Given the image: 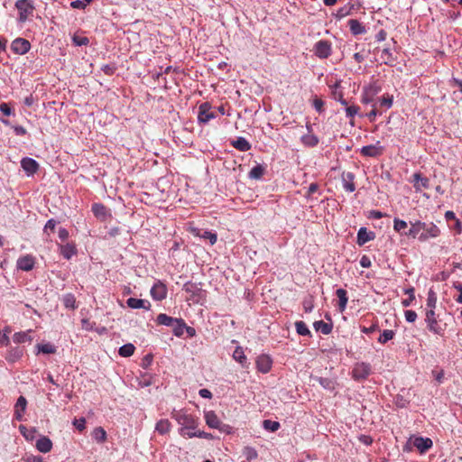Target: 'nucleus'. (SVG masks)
I'll list each match as a JSON object with an SVG mask.
<instances>
[{
	"label": "nucleus",
	"mask_w": 462,
	"mask_h": 462,
	"mask_svg": "<svg viewBox=\"0 0 462 462\" xmlns=\"http://www.w3.org/2000/svg\"><path fill=\"white\" fill-rule=\"evenodd\" d=\"M439 235L440 229L434 223H426L420 220L411 222V227L407 233V236L418 238L420 242H425L430 238H436Z\"/></svg>",
	"instance_id": "1"
},
{
	"label": "nucleus",
	"mask_w": 462,
	"mask_h": 462,
	"mask_svg": "<svg viewBox=\"0 0 462 462\" xmlns=\"http://www.w3.org/2000/svg\"><path fill=\"white\" fill-rule=\"evenodd\" d=\"M171 418L174 419L181 427L180 434L189 438V434H194L199 425V419L191 414L183 412L182 411H173Z\"/></svg>",
	"instance_id": "2"
},
{
	"label": "nucleus",
	"mask_w": 462,
	"mask_h": 462,
	"mask_svg": "<svg viewBox=\"0 0 462 462\" xmlns=\"http://www.w3.org/2000/svg\"><path fill=\"white\" fill-rule=\"evenodd\" d=\"M425 322L427 328L435 335L442 337L446 331L447 324L442 323L439 315L433 310H426Z\"/></svg>",
	"instance_id": "3"
},
{
	"label": "nucleus",
	"mask_w": 462,
	"mask_h": 462,
	"mask_svg": "<svg viewBox=\"0 0 462 462\" xmlns=\"http://www.w3.org/2000/svg\"><path fill=\"white\" fill-rule=\"evenodd\" d=\"M206 424L211 428L218 430L222 433L231 434L232 427L221 421L214 411H207L204 412Z\"/></svg>",
	"instance_id": "4"
},
{
	"label": "nucleus",
	"mask_w": 462,
	"mask_h": 462,
	"mask_svg": "<svg viewBox=\"0 0 462 462\" xmlns=\"http://www.w3.org/2000/svg\"><path fill=\"white\" fill-rule=\"evenodd\" d=\"M433 442L430 438L411 436L404 447V450L411 451V448H416L420 453H425L432 448Z\"/></svg>",
	"instance_id": "5"
},
{
	"label": "nucleus",
	"mask_w": 462,
	"mask_h": 462,
	"mask_svg": "<svg viewBox=\"0 0 462 462\" xmlns=\"http://www.w3.org/2000/svg\"><path fill=\"white\" fill-rule=\"evenodd\" d=\"M15 7L19 12V22L24 23L31 16L34 10L32 0H17Z\"/></svg>",
	"instance_id": "6"
},
{
	"label": "nucleus",
	"mask_w": 462,
	"mask_h": 462,
	"mask_svg": "<svg viewBox=\"0 0 462 462\" xmlns=\"http://www.w3.org/2000/svg\"><path fill=\"white\" fill-rule=\"evenodd\" d=\"M313 51L319 59H328L332 53V43L327 40H319L314 44Z\"/></svg>",
	"instance_id": "7"
},
{
	"label": "nucleus",
	"mask_w": 462,
	"mask_h": 462,
	"mask_svg": "<svg viewBox=\"0 0 462 462\" xmlns=\"http://www.w3.org/2000/svg\"><path fill=\"white\" fill-rule=\"evenodd\" d=\"M371 373V365L368 363H357L352 370V377L356 381L366 379Z\"/></svg>",
	"instance_id": "8"
},
{
	"label": "nucleus",
	"mask_w": 462,
	"mask_h": 462,
	"mask_svg": "<svg viewBox=\"0 0 462 462\" xmlns=\"http://www.w3.org/2000/svg\"><path fill=\"white\" fill-rule=\"evenodd\" d=\"M211 108L212 106L208 102H204L199 106L198 120L200 123L207 124L216 117V115L211 111Z\"/></svg>",
	"instance_id": "9"
},
{
	"label": "nucleus",
	"mask_w": 462,
	"mask_h": 462,
	"mask_svg": "<svg viewBox=\"0 0 462 462\" xmlns=\"http://www.w3.org/2000/svg\"><path fill=\"white\" fill-rule=\"evenodd\" d=\"M31 48V43L29 41L23 39V38H17L13 41L11 44V50L15 53L19 55L25 54L29 51Z\"/></svg>",
	"instance_id": "10"
},
{
	"label": "nucleus",
	"mask_w": 462,
	"mask_h": 462,
	"mask_svg": "<svg viewBox=\"0 0 462 462\" xmlns=\"http://www.w3.org/2000/svg\"><path fill=\"white\" fill-rule=\"evenodd\" d=\"M36 259L32 254L22 255L17 260V268L24 272L32 271L35 266Z\"/></svg>",
	"instance_id": "11"
},
{
	"label": "nucleus",
	"mask_w": 462,
	"mask_h": 462,
	"mask_svg": "<svg viewBox=\"0 0 462 462\" xmlns=\"http://www.w3.org/2000/svg\"><path fill=\"white\" fill-rule=\"evenodd\" d=\"M151 295L153 300H162L167 296V287L166 285L162 282L161 281H158L154 283V285L151 289Z\"/></svg>",
	"instance_id": "12"
},
{
	"label": "nucleus",
	"mask_w": 462,
	"mask_h": 462,
	"mask_svg": "<svg viewBox=\"0 0 462 462\" xmlns=\"http://www.w3.org/2000/svg\"><path fill=\"white\" fill-rule=\"evenodd\" d=\"M273 365V360L268 355H260L256 359V368L263 374L268 373Z\"/></svg>",
	"instance_id": "13"
},
{
	"label": "nucleus",
	"mask_w": 462,
	"mask_h": 462,
	"mask_svg": "<svg viewBox=\"0 0 462 462\" xmlns=\"http://www.w3.org/2000/svg\"><path fill=\"white\" fill-rule=\"evenodd\" d=\"M24 349L21 346H11L6 354L5 355V360L10 363H15L19 361L23 356Z\"/></svg>",
	"instance_id": "14"
},
{
	"label": "nucleus",
	"mask_w": 462,
	"mask_h": 462,
	"mask_svg": "<svg viewBox=\"0 0 462 462\" xmlns=\"http://www.w3.org/2000/svg\"><path fill=\"white\" fill-rule=\"evenodd\" d=\"M21 166L28 176L33 175L39 170V163L32 158L26 157L21 161Z\"/></svg>",
	"instance_id": "15"
},
{
	"label": "nucleus",
	"mask_w": 462,
	"mask_h": 462,
	"mask_svg": "<svg viewBox=\"0 0 462 462\" xmlns=\"http://www.w3.org/2000/svg\"><path fill=\"white\" fill-rule=\"evenodd\" d=\"M341 180L343 188L347 192H354L356 190L355 174L350 171H344L341 174Z\"/></svg>",
	"instance_id": "16"
},
{
	"label": "nucleus",
	"mask_w": 462,
	"mask_h": 462,
	"mask_svg": "<svg viewBox=\"0 0 462 462\" xmlns=\"http://www.w3.org/2000/svg\"><path fill=\"white\" fill-rule=\"evenodd\" d=\"M379 142L376 144H371L362 147L361 154L366 157H378L383 154V147L379 146Z\"/></svg>",
	"instance_id": "17"
},
{
	"label": "nucleus",
	"mask_w": 462,
	"mask_h": 462,
	"mask_svg": "<svg viewBox=\"0 0 462 462\" xmlns=\"http://www.w3.org/2000/svg\"><path fill=\"white\" fill-rule=\"evenodd\" d=\"M411 182H413V186L417 191H420L422 189H429L430 187V180L427 177L422 176L420 172H416L412 175Z\"/></svg>",
	"instance_id": "18"
},
{
	"label": "nucleus",
	"mask_w": 462,
	"mask_h": 462,
	"mask_svg": "<svg viewBox=\"0 0 462 462\" xmlns=\"http://www.w3.org/2000/svg\"><path fill=\"white\" fill-rule=\"evenodd\" d=\"M92 212L96 217L105 221L110 216L106 207L101 203H95L92 205Z\"/></svg>",
	"instance_id": "19"
},
{
	"label": "nucleus",
	"mask_w": 462,
	"mask_h": 462,
	"mask_svg": "<svg viewBox=\"0 0 462 462\" xmlns=\"http://www.w3.org/2000/svg\"><path fill=\"white\" fill-rule=\"evenodd\" d=\"M374 238V234L373 232L367 231V229L365 227H361L357 233L356 243L359 245H363L365 243L373 240Z\"/></svg>",
	"instance_id": "20"
},
{
	"label": "nucleus",
	"mask_w": 462,
	"mask_h": 462,
	"mask_svg": "<svg viewBox=\"0 0 462 462\" xmlns=\"http://www.w3.org/2000/svg\"><path fill=\"white\" fill-rule=\"evenodd\" d=\"M36 448L42 453H47L52 448V442L48 437H41L36 441Z\"/></svg>",
	"instance_id": "21"
},
{
	"label": "nucleus",
	"mask_w": 462,
	"mask_h": 462,
	"mask_svg": "<svg viewBox=\"0 0 462 462\" xmlns=\"http://www.w3.org/2000/svg\"><path fill=\"white\" fill-rule=\"evenodd\" d=\"M348 26L351 33L354 35L363 34L366 32L365 25L356 19H350Z\"/></svg>",
	"instance_id": "22"
},
{
	"label": "nucleus",
	"mask_w": 462,
	"mask_h": 462,
	"mask_svg": "<svg viewBox=\"0 0 462 462\" xmlns=\"http://www.w3.org/2000/svg\"><path fill=\"white\" fill-rule=\"evenodd\" d=\"M126 304L131 309H145L149 310L150 303L147 300H141V299H135V298H129L126 300Z\"/></svg>",
	"instance_id": "23"
},
{
	"label": "nucleus",
	"mask_w": 462,
	"mask_h": 462,
	"mask_svg": "<svg viewBox=\"0 0 462 462\" xmlns=\"http://www.w3.org/2000/svg\"><path fill=\"white\" fill-rule=\"evenodd\" d=\"M336 295L338 298V310L340 312L345 311L348 301L347 292L344 289H337Z\"/></svg>",
	"instance_id": "24"
},
{
	"label": "nucleus",
	"mask_w": 462,
	"mask_h": 462,
	"mask_svg": "<svg viewBox=\"0 0 462 462\" xmlns=\"http://www.w3.org/2000/svg\"><path fill=\"white\" fill-rule=\"evenodd\" d=\"M60 249L62 256L68 260L77 254L76 246L72 243L60 245Z\"/></svg>",
	"instance_id": "25"
},
{
	"label": "nucleus",
	"mask_w": 462,
	"mask_h": 462,
	"mask_svg": "<svg viewBox=\"0 0 462 462\" xmlns=\"http://www.w3.org/2000/svg\"><path fill=\"white\" fill-rule=\"evenodd\" d=\"M32 330L29 329L27 331L16 332L13 336V340L16 344L31 342L32 340L31 334Z\"/></svg>",
	"instance_id": "26"
},
{
	"label": "nucleus",
	"mask_w": 462,
	"mask_h": 462,
	"mask_svg": "<svg viewBox=\"0 0 462 462\" xmlns=\"http://www.w3.org/2000/svg\"><path fill=\"white\" fill-rule=\"evenodd\" d=\"M171 424L166 419L160 420L155 425V430L161 435L169 433L171 431Z\"/></svg>",
	"instance_id": "27"
},
{
	"label": "nucleus",
	"mask_w": 462,
	"mask_h": 462,
	"mask_svg": "<svg viewBox=\"0 0 462 462\" xmlns=\"http://www.w3.org/2000/svg\"><path fill=\"white\" fill-rule=\"evenodd\" d=\"M407 227H408V224L406 221L402 220L398 217H395L393 219V229L400 235L407 236V233H408Z\"/></svg>",
	"instance_id": "28"
},
{
	"label": "nucleus",
	"mask_w": 462,
	"mask_h": 462,
	"mask_svg": "<svg viewBox=\"0 0 462 462\" xmlns=\"http://www.w3.org/2000/svg\"><path fill=\"white\" fill-rule=\"evenodd\" d=\"M232 145L241 152H247L251 149V144L244 137H238L236 140L233 141Z\"/></svg>",
	"instance_id": "29"
},
{
	"label": "nucleus",
	"mask_w": 462,
	"mask_h": 462,
	"mask_svg": "<svg viewBox=\"0 0 462 462\" xmlns=\"http://www.w3.org/2000/svg\"><path fill=\"white\" fill-rule=\"evenodd\" d=\"M313 327L316 331H320L323 335H328L332 331V325L323 320L315 321Z\"/></svg>",
	"instance_id": "30"
},
{
	"label": "nucleus",
	"mask_w": 462,
	"mask_h": 462,
	"mask_svg": "<svg viewBox=\"0 0 462 462\" xmlns=\"http://www.w3.org/2000/svg\"><path fill=\"white\" fill-rule=\"evenodd\" d=\"M156 322L159 325L171 327L172 325H174V322H177V319L170 317L164 313H161L157 316Z\"/></svg>",
	"instance_id": "31"
},
{
	"label": "nucleus",
	"mask_w": 462,
	"mask_h": 462,
	"mask_svg": "<svg viewBox=\"0 0 462 462\" xmlns=\"http://www.w3.org/2000/svg\"><path fill=\"white\" fill-rule=\"evenodd\" d=\"M233 358L242 365V366L246 367V361L247 358L244 353V350L241 346H237L234 353H233Z\"/></svg>",
	"instance_id": "32"
},
{
	"label": "nucleus",
	"mask_w": 462,
	"mask_h": 462,
	"mask_svg": "<svg viewBox=\"0 0 462 462\" xmlns=\"http://www.w3.org/2000/svg\"><path fill=\"white\" fill-rule=\"evenodd\" d=\"M173 334L176 337H181L186 328V323L182 319H177V322H174V325L171 326Z\"/></svg>",
	"instance_id": "33"
},
{
	"label": "nucleus",
	"mask_w": 462,
	"mask_h": 462,
	"mask_svg": "<svg viewBox=\"0 0 462 462\" xmlns=\"http://www.w3.org/2000/svg\"><path fill=\"white\" fill-rule=\"evenodd\" d=\"M134 350H135V346L133 344L128 343V344L122 346L119 348L118 353L121 356L129 357L134 355Z\"/></svg>",
	"instance_id": "34"
},
{
	"label": "nucleus",
	"mask_w": 462,
	"mask_h": 462,
	"mask_svg": "<svg viewBox=\"0 0 462 462\" xmlns=\"http://www.w3.org/2000/svg\"><path fill=\"white\" fill-rule=\"evenodd\" d=\"M64 307L70 310H75L77 308L76 305V298L72 293H68L63 296L62 299Z\"/></svg>",
	"instance_id": "35"
},
{
	"label": "nucleus",
	"mask_w": 462,
	"mask_h": 462,
	"mask_svg": "<svg viewBox=\"0 0 462 462\" xmlns=\"http://www.w3.org/2000/svg\"><path fill=\"white\" fill-rule=\"evenodd\" d=\"M26 404H27L26 399L23 396H20L15 404V408H16L15 415H16L17 420H21V418H22V414H21L19 409L21 410L22 412H23L25 411Z\"/></svg>",
	"instance_id": "36"
},
{
	"label": "nucleus",
	"mask_w": 462,
	"mask_h": 462,
	"mask_svg": "<svg viewBox=\"0 0 462 462\" xmlns=\"http://www.w3.org/2000/svg\"><path fill=\"white\" fill-rule=\"evenodd\" d=\"M265 168L262 165L253 167L249 172V177L254 180H259L263 177Z\"/></svg>",
	"instance_id": "37"
},
{
	"label": "nucleus",
	"mask_w": 462,
	"mask_h": 462,
	"mask_svg": "<svg viewBox=\"0 0 462 462\" xmlns=\"http://www.w3.org/2000/svg\"><path fill=\"white\" fill-rule=\"evenodd\" d=\"M295 328L300 336H311V333L305 322L300 320L295 322Z\"/></svg>",
	"instance_id": "38"
},
{
	"label": "nucleus",
	"mask_w": 462,
	"mask_h": 462,
	"mask_svg": "<svg viewBox=\"0 0 462 462\" xmlns=\"http://www.w3.org/2000/svg\"><path fill=\"white\" fill-rule=\"evenodd\" d=\"M303 144L309 147H314L319 143V139L314 134H306L301 137Z\"/></svg>",
	"instance_id": "39"
},
{
	"label": "nucleus",
	"mask_w": 462,
	"mask_h": 462,
	"mask_svg": "<svg viewBox=\"0 0 462 462\" xmlns=\"http://www.w3.org/2000/svg\"><path fill=\"white\" fill-rule=\"evenodd\" d=\"M436 304H437V295L432 290H430V291L428 292V298H427V303H426L427 309L426 310H435Z\"/></svg>",
	"instance_id": "40"
},
{
	"label": "nucleus",
	"mask_w": 462,
	"mask_h": 462,
	"mask_svg": "<svg viewBox=\"0 0 462 462\" xmlns=\"http://www.w3.org/2000/svg\"><path fill=\"white\" fill-rule=\"evenodd\" d=\"M93 438L97 442L102 443V442H104L106 439V430L103 428L97 427L93 431Z\"/></svg>",
	"instance_id": "41"
},
{
	"label": "nucleus",
	"mask_w": 462,
	"mask_h": 462,
	"mask_svg": "<svg viewBox=\"0 0 462 462\" xmlns=\"http://www.w3.org/2000/svg\"><path fill=\"white\" fill-rule=\"evenodd\" d=\"M364 90L367 92L369 96L374 97L381 91V87L376 82H373L369 86L364 88Z\"/></svg>",
	"instance_id": "42"
},
{
	"label": "nucleus",
	"mask_w": 462,
	"mask_h": 462,
	"mask_svg": "<svg viewBox=\"0 0 462 462\" xmlns=\"http://www.w3.org/2000/svg\"><path fill=\"white\" fill-rule=\"evenodd\" d=\"M394 337V332L391 329H385L383 332L380 335L378 341L381 344H385L389 340L393 339Z\"/></svg>",
	"instance_id": "43"
},
{
	"label": "nucleus",
	"mask_w": 462,
	"mask_h": 462,
	"mask_svg": "<svg viewBox=\"0 0 462 462\" xmlns=\"http://www.w3.org/2000/svg\"><path fill=\"white\" fill-rule=\"evenodd\" d=\"M346 107V116L353 119L360 111V107L356 105L344 106Z\"/></svg>",
	"instance_id": "44"
},
{
	"label": "nucleus",
	"mask_w": 462,
	"mask_h": 462,
	"mask_svg": "<svg viewBox=\"0 0 462 462\" xmlns=\"http://www.w3.org/2000/svg\"><path fill=\"white\" fill-rule=\"evenodd\" d=\"M263 425L265 430H270L272 432L278 430L280 428V423L278 421L271 420H263Z\"/></svg>",
	"instance_id": "45"
},
{
	"label": "nucleus",
	"mask_w": 462,
	"mask_h": 462,
	"mask_svg": "<svg viewBox=\"0 0 462 462\" xmlns=\"http://www.w3.org/2000/svg\"><path fill=\"white\" fill-rule=\"evenodd\" d=\"M39 352L43 354H54L56 352V347L50 344L38 345Z\"/></svg>",
	"instance_id": "46"
},
{
	"label": "nucleus",
	"mask_w": 462,
	"mask_h": 462,
	"mask_svg": "<svg viewBox=\"0 0 462 462\" xmlns=\"http://www.w3.org/2000/svg\"><path fill=\"white\" fill-rule=\"evenodd\" d=\"M318 381L319 384L325 389L333 390L335 387L334 381L329 378L319 377Z\"/></svg>",
	"instance_id": "47"
},
{
	"label": "nucleus",
	"mask_w": 462,
	"mask_h": 462,
	"mask_svg": "<svg viewBox=\"0 0 462 462\" xmlns=\"http://www.w3.org/2000/svg\"><path fill=\"white\" fill-rule=\"evenodd\" d=\"M243 453L248 461H251L257 457L256 450L251 447H245Z\"/></svg>",
	"instance_id": "48"
},
{
	"label": "nucleus",
	"mask_w": 462,
	"mask_h": 462,
	"mask_svg": "<svg viewBox=\"0 0 462 462\" xmlns=\"http://www.w3.org/2000/svg\"><path fill=\"white\" fill-rule=\"evenodd\" d=\"M379 103L381 106H384L386 108H390L393 106V96H390L388 94L383 96L379 99Z\"/></svg>",
	"instance_id": "49"
},
{
	"label": "nucleus",
	"mask_w": 462,
	"mask_h": 462,
	"mask_svg": "<svg viewBox=\"0 0 462 462\" xmlns=\"http://www.w3.org/2000/svg\"><path fill=\"white\" fill-rule=\"evenodd\" d=\"M72 41L73 43L77 46L88 45L89 43L88 38L85 36L74 35L72 37Z\"/></svg>",
	"instance_id": "50"
},
{
	"label": "nucleus",
	"mask_w": 462,
	"mask_h": 462,
	"mask_svg": "<svg viewBox=\"0 0 462 462\" xmlns=\"http://www.w3.org/2000/svg\"><path fill=\"white\" fill-rule=\"evenodd\" d=\"M350 12H351V7L349 6H344V7H340L335 16L337 19L340 20L344 17H346V15L350 14Z\"/></svg>",
	"instance_id": "51"
},
{
	"label": "nucleus",
	"mask_w": 462,
	"mask_h": 462,
	"mask_svg": "<svg viewBox=\"0 0 462 462\" xmlns=\"http://www.w3.org/2000/svg\"><path fill=\"white\" fill-rule=\"evenodd\" d=\"M204 239H208L210 245H214L217 242V234L209 231H204L201 235H199Z\"/></svg>",
	"instance_id": "52"
},
{
	"label": "nucleus",
	"mask_w": 462,
	"mask_h": 462,
	"mask_svg": "<svg viewBox=\"0 0 462 462\" xmlns=\"http://www.w3.org/2000/svg\"><path fill=\"white\" fill-rule=\"evenodd\" d=\"M194 437L210 439H212V434L201 430H196L194 434H189V439Z\"/></svg>",
	"instance_id": "53"
},
{
	"label": "nucleus",
	"mask_w": 462,
	"mask_h": 462,
	"mask_svg": "<svg viewBox=\"0 0 462 462\" xmlns=\"http://www.w3.org/2000/svg\"><path fill=\"white\" fill-rule=\"evenodd\" d=\"M73 425L79 431H83L86 429V420L85 418L75 419L73 421Z\"/></svg>",
	"instance_id": "54"
},
{
	"label": "nucleus",
	"mask_w": 462,
	"mask_h": 462,
	"mask_svg": "<svg viewBox=\"0 0 462 462\" xmlns=\"http://www.w3.org/2000/svg\"><path fill=\"white\" fill-rule=\"evenodd\" d=\"M404 316L408 322H414L417 319V313L411 310H406Z\"/></svg>",
	"instance_id": "55"
},
{
	"label": "nucleus",
	"mask_w": 462,
	"mask_h": 462,
	"mask_svg": "<svg viewBox=\"0 0 462 462\" xmlns=\"http://www.w3.org/2000/svg\"><path fill=\"white\" fill-rule=\"evenodd\" d=\"M319 188V187L318 183H316V182L311 183L308 188L305 197L307 199H309L310 197V195H312L313 193L318 191Z\"/></svg>",
	"instance_id": "56"
},
{
	"label": "nucleus",
	"mask_w": 462,
	"mask_h": 462,
	"mask_svg": "<svg viewBox=\"0 0 462 462\" xmlns=\"http://www.w3.org/2000/svg\"><path fill=\"white\" fill-rule=\"evenodd\" d=\"M379 326L377 324H373L372 326H370L369 328H366V327H363L361 328V331L365 334H372L377 330H379Z\"/></svg>",
	"instance_id": "57"
},
{
	"label": "nucleus",
	"mask_w": 462,
	"mask_h": 462,
	"mask_svg": "<svg viewBox=\"0 0 462 462\" xmlns=\"http://www.w3.org/2000/svg\"><path fill=\"white\" fill-rule=\"evenodd\" d=\"M379 114L377 108H376V104H374L373 105V109L367 114V117L369 119L370 122H374L375 121V118L377 116V115Z\"/></svg>",
	"instance_id": "58"
},
{
	"label": "nucleus",
	"mask_w": 462,
	"mask_h": 462,
	"mask_svg": "<svg viewBox=\"0 0 462 462\" xmlns=\"http://www.w3.org/2000/svg\"><path fill=\"white\" fill-rule=\"evenodd\" d=\"M0 111L7 116L12 115V109L7 103L0 104Z\"/></svg>",
	"instance_id": "59"
},
{
	"label": "nucleus",
	"mask_w": 462,
	"mask_h": 462,
	"mask_svg": "<svg viewBox=\"0 0 462 462\" xmlns=\"http://www.w3.org/2000/svg\"><path fill=\"white\" fill-rule=\"evenodd\" d=\"M56 225H57V222L54 219H50L47 221V223L44 226V229H45V231L50 230V231L53 232L55 230Z\"/></svg>",
	"instance_id": "60"
},
{
	"label": "nucleus",
	"mask_w": 462,
	"mask_h": 462,
	"mask_svg": "<svg viewBox=\"0 0 462 462\" xmlns=\"http://www.w3.org/2000/svg\"><path fill=\"white\" fill-rule=\"evenodd\" d=\"M358 439H359L360 442H362L363 444H365L366 446L371 445L373 443L372 437H370L368 435H360Z\"/></svg>",
	"instance_id": "61"
},
{
	"label": "nucleus",
	"mask_w": 462,
	"mask_h": 462,
	"mask_svg": "<svg viewBox=\"0 0 462 462\" xmlns=\"http://www.w3.org/2000/svg\"><path fill=\"white\" fill-rule=\"evenodd\" d=\"M386 215L382 213L381 211H378V210H371L369 212V217L371 218H374V219H380L383 217H385Z\"/></svg>",
	"instance_id": "62"
},
{
	"label": "nucleus",
	"mask_w": 462,
	"mask_h": 462,
	"mask_svg": "<svg viewBox=\"0 0 462 462\" xmlns=\"http://www.w3.org/2000/svg\"><path fill=\"white\" fill-rule=\"evenodd\" d=\"M70 6L74 9H85L82 0H75L70 3Z\"/></svg>",
	"instance_id": "63"
},
{
	"label": "nucleus",
	"mask_w": 462,
	"mask_h": 462,
	"mask_svg": "<svg viewBox=\"0 0 462 462\" xmlns=\"http://www.w3.org/2000/svg\"><path fill=\"white\" fill-rule=\"evenodd\" d=\"M374 97L372 96H369L367 92H365V90L363 91V95H362V102L364 104H369V103H372L374 101Z\"/></svg>",
	"instance_id": "64"
}]
</instances>
